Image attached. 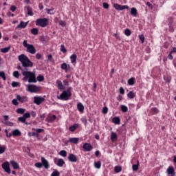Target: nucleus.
I'll return each instance as SVG.
<instances>
[{
  "instance_id": "f257e3e1",
  "label": "nucleus",
  "mask_w": 176,
  "mask_h": 176,
  "mask_svg": "<svg viewBox=\"0 0 176 176\" xmlns=\"http://www.w3.org/2000/svg\"><path fill=\"white\" fill-rule=\"evenodd\" d=\"M18 59L19 60L20 63H21L22 66L23 67L21 68V66L19 65L17 67V69H21L22 71V75L23 77V80L27 81L28 79L29 83H36V76L34 72H28V67H34V63L31 62V60L27 57V56L24 54H21L19 56Z\"/></svg>"
},
{
  "instance_id": "f03ea898",
  "label": "nucleus",
  "mask_w": 176,
  "mask_h": 176,
  "mask_svg": "<svg viewBox=\"0 0 176 176\" xmlns=\"http://www.w3.org/2000/svg\"><path fill=\"white\" fill-rule=\"evenodd\" d=\"M23 45L24 47H26L27 52L30 53V54H35V53H36V49H35V47H34L33 45L28 44L27 43V40L23 41Z\"/></svg>"
},
{
  "instance_id": "7ed1b4c3",
  "label": "nucleus",
  "mask_w": 176,
  "mask_h": 176,
  "mask_svg": "<svg viewBox=\"0 0 176 176\" xmlns=\"http://www.w3.org/2000/svg\"><path fill=\"white\" fill-rule=\"evenodd\" d=\"M72 90V87L68 88L67 91H63L59 96H58V100H69V97H71L72 94L71 91Z\"/></svg>"
},
{
  "instance_id": "20e7f679",
  "label": "nucleus",
  "mask_w": 176,
  "mask_h": 176,
  "mask_svg": "<svg viewBox=\"0 0 176 176\" xmlns=\"http://www.w3.org/2000/svg\"><path fill=\"white\" fill-rule=\"evenodd\" d=\"M49 24V19L44 18V19H39L36 21V25H39L40 27H46Z\"/></svg>"
},
{
  "instance_id": "39448f33",
  "label": "nucleus",
  "mask_w": 176,
  "mask_h": 176,
  "mask_svg": "<svg viewBox=\"0 0 176 176\" xmlns=\"http://www.w3.org/2000/svg\"><path fill=\"white\" fill-rule=\"evenodd\" d=\"M27 89L28 91H30V93H38L41 88L36 85H27Z\"/></svg>"
},
{
  "instance_id": "423d86ee",
  "label": "nucleus",
  "mask_w": 176,
  "mask_h": 176,
  "mask_svg": "<svg viewBox=\"0 0 176 176\" xmlns=\"http://www.w3.org/2000/svg\"><path fill=\"white\" fill-rule=\"evenodd\" d=\"M45 101V98L41 96H34V102L36 104V105H41L42 102Z\"/></svg>"
},
{
  "instance_id": "0eeeda50",
  "label": "nucleus",
  "mask_w": 176,
  "mask_h": 176,
  "mask_svg": "<svg viewBox=\"0 0 176 176\" xmlns=\"http://www.w3.org/2000/svg\"><path fill=\"white\" fill-rule=\"evenodd\" d=\"M1 167L2 168L4 169L6 173H8V174H10L11 171H10V166L9 165V162H6L3 163L1 165Z\"/></svg>"
},
{
  "instance_id": "6e6552de",
  "label": "nucleus",
  "mask_w": 176,
  "mask_h": 176,
  "mask_svg": "<svg viewBox=\"0 0 176 176\" xmlns=\"http://www.w3.org/2000/svg\"><path fill=\"white\" fill-rule=\"evenodd\" d=\"M113 8H116V10H124V9H129V6H121L118 3H115L113 5Z\"/></svg>"
},
{
  "instance_id": "1a4fd4ad",
  "label": "nucleus",
  "mask_w": 176,
  "mask_h": 176,
  "mask_svg": "<svg viewBox=\"0 0 176 176\" xmlns=\"http://www.w3.org/2000/svg\"><path fill=\"white\" fill-rule=\"evenodd\" d=\"M54 163H56V165L58 166V167H63V166H64V164H65V162H64V160L63 159H57L55 158L54 160Z\"/></svg>"
},
{
  "instance_id": "9d476101",
  "label": "nucleus",
  "mask_w": 176,
  "mask_h": 176,
  "mask_svg": "<svg viewBox=\"0 0 176 176\" xmlns=\"http://www.w3.org/2000/svg\"><path fill=\"white\" fill-rule=\"evenodd\" d=\"M82 148L85 149V151H86V152H90V151L93 149V146L89 143H85L83 144Z\"/></svg>"
},
{
  "instance_id": "9b49d317",
  "label": "nucleus",
  "mask_w": 176,
  "mask_h": 176,
  "mask_svg": "<svg viewBox=\"0 0 176 176\" xmlns=\"http://www.w3.org/2000/svg\"><path fill=\"white\" fill-rule=\"evenodd\" d=\"M166 171L170 176H175V170H174V167L169 166Z\"/></svg>"
},
{
  "instance_id": "f8f14e48",
  "label": "nucleus",
  "mask_w": 176,
  "mask_h": 176,
  "mask_svg": "<svg viewBox=\"0 0 176 176\" xmlns=\"http://www.w3.org/2000/svg\"><path fill=\"white\" fill-rule=\"evenodd\" d=\"M16 100H18V101H20V102H26V101H28V98H27V96L21 97L20 95H17Z\"/></svg>"
},
{
  "instance_id": "ddd939ff",
  "label": "nucleus",
  "mask_w": 176,
  "mask_h": 176,
  "mask_svg": "<svg viewBox=\"0 0 176 176\" xmlns=\"http://www.w3.org/2000/svg\"><path fill=\"white\" fill-rule=\"evenodd\" d=\"M68 160L69 162H72V163H76L78 161V158H76V155L74 154H70L68 157Z\"/></svg>"
},
{
  "instance_id": "4468645a",
  "label": "nucleus",
  "mask_w": 176,
  "mask_h": 176,
  "mask_svg": "<svg viewBox=\"0 0 176 176\" xmlns=\"http://www.w3.org/2000/svg\"><path fill=\"white\" fill-rule=\"evenodd\" d=\"M41 163L45 168H49V162H47L46 159L43 157H41Z\"/></svg>"
},
{
  "instance_id": "2eb2a0df",
  "label": "nucleus",
  "mask_w": 176,
  "mask_h": 176,
  "mask_svg": "<svg viewBox=\"0 0 176 176\" xmlns=\"http://www.w3.org/2000/svg\"><path fill=\"white\" fill-rule=\"evenodd\" d=\"M56 116L53 115V116H48L47 117V118L45 119L46 122H49L50 123H52L54 120H56Z\"/></svg>"
},
{
  "instance_id": "dca6fc26",
  "label": "nucleus",
  "mask_w": 176,
  "mask_h": 176,
  "mask_svg": "<svg viewBox=\"0 0 176 176\" xmlns=\"http://www.w3.org/2000/svg\"><path fill=\"white\" fill-rule=\"evenodd\" d=\"M77 109L79 111V112H80V113H83L85 111V106H83V104L80 102L77 104Z\"/></svg>"
},
{
  "instance_id": "f3484780",
  "label": "nucleus",
  "mask_w": 176,
  "mask_h": 176,
  "mask_svg": "<svg viewBox=\"0 0 176 176\" xmlns=\"http://www.w3.org/2000/svg\"><path fill=\"white\" fill-rule=\"evenodd\" d=\"M10 163L12 167H13L14 170H17L19 168V163L16 162V161H10Z\"/></svg>"
},
{
  "instance_id": "a211bd4d",
  "label": "nucleus",
  "mask_w": 176,
  "mask_h": 176,
  "mask_svg": "<svg viewBox=\"0 0 176 176\" xmlns=\"http://www.w3.org/2000/svg\"><path fill=\"white\" fill-rule=\"evenodd\" d=\"M76 58H78V56H76V54H72L70 56V60H71L72 64H74V65H75V64H76Z\"/></svg>"
},
{
  "instance_id": "6ab92c4d",
  "label": "nucleus",
  "mask_w": 176,
  "mask_h": 176,
  "mask_svg": "<svg viewBox=\"0 0 176 176\" xmlns=\"http://www.w3.org/2000/svg\"><path fill=\"white\" fill-rule=\"evenodd\" d=\"M28 24V22L21 21L20 24L17 25V28H25Z\"/></svg>"
},
{
  "instance_id": "aec40b11",
  "label": "nucleus",
  "mask_w": 176,
  "mask_h": 176,
  "mask_svg": "<svg viewBox=\"0 0 176 176\" xmlns=\"http://www.w3.org/2000/svg\"><path fill=\"white\" fill-rule=\"evenodd\" d=\"M111 140L113 142H115V141H116V140H118V135H116V133H115V132H111Z\"/></svg>"
},
{
  "instance_id": "412c9836",
  "label": "nucleus",
  "mask_w": 176,
  "mask_h": 176,
  "mask_svg": "<svg viewBox=\"0 0 176 176\" xmlns=\"http://www.w3.org/2000/svg\"><path fill=\"white\" fill-rule=\"evenodd\" d=\"M56 84L58 85V89H59V90H64V85H63V82L61 81L57 80Z\"/></svg>"
},
{
  "instance_id": "4be33fe9",
  "label": "nucleus",
  "mask_w": 176,
  "mask_h": 176,
  "mask_svg": "<svg viewBox=\"0 0 176 176\" xmlns=\"http://www.w3.org/2000/svg\"><path fill=\"white\" fill-rule=\"evenodd\" d=\"M13 137H16L17 135H21V132L19 131V129H15L12 131Z\"/></svg>"
},
{
  "instance_id": "5701e85b",
  "label": "nucleus",
  "mask_w": 176,
  "mask_h": 176,
  "mask_svg": "<svg viewBox=\"0 0 176 176\" xmlns=\"http://www.w3.org/2000/svg\"><path fill=\"white\" fill-rule=\"evenodd\" d=\"M69 142H72V144H78V142H79V138H70L69 140Z\"/></svg>"
},
{
  "instance_id": "b1692460",
  "label": "nucleus",
  "mask_w": 176,
  "mask_h": 176,
  "mask_svg": "<svg viewBox=\"0 0 176 176\" xmlns=\"http://www.w3.org/2000/svg\"><path fill=\"white\" fill-rule=\"evenodd\" d=\"M113 123H115V124H120V118H119V117L113 118Z\"/></svg>"
},
{
  "instance_id": "393cba45",
  "label": "nucleus",
  "mask_w": 176,
  "mask_h": 176,
  "mask_svg": "<svg viewBox=\"0 0 176 176\" xmlns=\"http://www.w3.org/2000/svg\"><path fill=\"white\" fill-rule=\"evenodd\" d=\"M1 123L5 124L6 126H10V127L13 126V122L9 121H1Z\"/></svg>"
},
{
  "instance_id": "a878e982",
  "label": "nucleus",
  "mask_w": 176,
  "mask_h": 176,
  "mask_svg": "<svg viewBox=\"0 0 176 176\" xmlns=\"http://www.w3.org/2000/svg\"><path fill=\"white\" fill-rule=\"evenodd\" d=\"M131 14L132 16H137V9L135 8H132L131 9Z\"/></svg>"
},
{
  "instance_id": "bb28decb",
  "label": "nucleus",
  "mask_w": 176,
  "mask_h": 176,
  "mask_svg": "<svg viewBox=\"0 0 176 176\" xmlns=\"http://www.w3.org/2000/svg\"><path fill=\"white\" fill-rule=\"evenodd\" d=\"M127 97L129 98L133 99L134 98V97H135V94L133 91H130L128 94H127Z\"/></svg>"
},
{
  "instance_id": "cd10ccee",
  "label": "nucleus",
  "mask_w": 176,
  "mask_h": 176,
  "mask_svg": "<svg viewBox=\"0 0 176 176\" xmlns=\"http://www.w3.org/2000/svg\"><path fill=\"white\" fill-rule=\"evenodd\" d=\"M5 151H6V146L0 145V155L4 153Z\"/></svg>"
},
{
  "instance_id": "c85d7f7f",
  "label": "nucleus",
  "mask_w": 176,
  "mask_h": 176,
  "mask_svg": "<svg viewBox=\"0 0 176 176\" xmlns=\"http://www.w3.org/2000/svg\"><path fill=\"white\" fill-rule=\"evenodd\" d=\"M0 50H1V53H8V52H9V50H10V47L1 48Z\"/></svg>"
},
{
  "instance_id": "c756f323",
  "label": "nucleus",
  "mask_w": 176,
  "mask_h": 176,
  "mask_svg": "<svg viewBox=\"0 0 176 176\" xmlns=\"http://www.w3.org/2000/svg\"><path fill=\"white\" fill-rule=\"evenodd\" d=\"M78 127V124H74V125H72V126L69 127V131H75L76 129Z\"/></svg>"
},
{
  "instance_id": "7c9ffc66",
  "label": "nucleus",
  "mask_w": 176,
  "mask_h": 176,
  "mask_svg": "<svg viewBox=\"0 0 176 176\" xmlns=\"http://www.w3.org/2000/svg\"><path fill=\"white\" fill-rule=\"evenodd\" d=\"M59 155L63 156V157H67V151H65V150H62L59 152Z\"/></svg>"
},
{
  "instance_id": "2f4dec72",
  "label": "nucleus",
  "mask_w": 176,
  "mask_h": 176,
  "mask_svg": "<svg viewBox=\"0 0 176 176\" xmlns=\"http://www.w3.org/2000/svg\"><path fill=\"white\" fill-rule=\"evenodd\" d=\"M17 113H21V115H23V113H24L25 112V109H23V108H19L16 110Z\"/></svg>"
},
{
  "instance_id": "473e14b6",
  "label": "nucleus",
  "mask_w": 176,
  "mask_h": 176,
  "mask_svg": "<svg viewBox=\"0 0 176 176\" xmlns=\"http://www.w3.org/2000/svg\"><path fill=\"white\" fill-rule=\"evenodd\" d=\"M134 80H135V78H131L128 80V84L130 85V86H133L134 85Z\"/></svg>"
},
{
  "instance_id": "72a5a7b5",
  "label": "nucleus",
  "mask_w": 176,
  "mask_h": 176,
  "mask_svg": "<svg viewBox=\"0 0 176 176\" xmlns=\"http://www.w3.org/2000/svg\"><path fill=\"white\" fill-rule=\"evenodd\" d=\"M14 78H19L20 77V73L19 72V71H14L12 74Z\"/></svg>"
},
{
  "instance_id": "f704fd0d",
  "label": "nucleus",
  "mask_w": 176,
  "mask_h": 176,
  "mask_svg": "<svg viewBox=\"0 0 176 176\" xmlns=\"http://www.w3.org/2000/svg\"><path fill=\"white\" fill-rule=\"evenodd\" d=\"M38 28H33L31 30V32L33 35H38Z\"/></svg>"
},
{
  "instance_id": "c9c22d12",
  "label": "nucleus",
  "mask_w": 176,
  "mask_h": 176,
  "mask_svg": "<svg viewBox=\"0 0 176 176\" xmlns=\"http://www.w3.org/2000/svg\"><path fill=\"white\" fill-rule=\"evenodd\" d=\"M96 168H101V162L98 161L94 163Z\"/></svg>"
},
{
  "instance_id": "e433bc0d",
  "label": "nucleus",
  "mask_w": 176,
  "mask_h": 176,
  "mask_svg": "<svg viewBox=\"0 0 176 176\" xmlns=\"http://www.w3.org/2000/svg\"><path fill=\"white\" fill-rule=\"evenodd\" d=\"M0 76L3 80H6V75L5 74V72H0Z\"/></svg>"
},
{
  "instance_id": "4c0bfd02",
  "label": "nucleus",
  "mask_w": 176,
  "mask_h": 176,
  "mask_svg": "<svg viewBox=\"0 0 176 176\" xmlns=\"http://www.w3.org/2000/svg\"><path fill=\"white\" fill-rule=\"evenodd\" d=\"M164 80L167 82L168 83H170L171 82V77L170 76H164Z\"/></svg>"
},
{
  "instance_id": "58836bf2",
  "label": "nucleus",
  "mask_w": 176,
  "mask_h": 176,
  "mask_svg": "<svg viewBox=\"0 0 176 176\" xmlns=\"http://www.w3.org/2000/svg\"><path fill=\"white\" fill-rule=\"evenodd\" d=\"M124 34L126 36H130V35H131V31L130 30V29H126L124 31Z\"/></svg>"
},
{
  "instance_id": "ea45409f",
  "label": "nucleus",
  "mask_w": 176,
  "mask_h": 176,
  "mask_svg": "<svg viewBox=\"0 0 176 176\" xmlns=\"http://www.w3.org/2000/svg\"><path fill=\"white\" fill-rule=\"evenodd\" d=\"M22 117L24 118L25 120H27V119L31 118V114H30V113H26Z\"/></svg>"
},
{
  "instance_id": "a19ab883",
  "label": "nucleus",
  "mask_w": 176,
  "mask_h": 176,
  "mask_svg": "<svg viewBox=\"0 0 176 176\" xmlns=\"http://www.w3.org/2000/svg\"><path fill=\"white\" fill-rule=\"evenodd\" d=\"M114 170L116 173H120V171H122V167L117 166L114 168Z\"/></svg>"
},
{
  "instance_id": "79ce46f5",
  "label": "nucleus",
  "mask_w": 176,
  "mask_h": 176,
  "mask_svg": "<svg viewBox=\"0 0 176 176\" xmlns=\"http://www.w3.org/2000/svg\"><path fill=\"white\" fill-rule=\"evenodd\" d=\"M28 14L29 16H34V12H32V10H31V8L28 7Z\"/></svg>"
},
{
  "instance_id": "37998d69",
  "label": "nucleus",
  "mask_w": 176,
  "mask_h": 176,
  "mask_svg": "<svg viewBox=\"0 0 176 176\" xmlns=\"http://www.w3.org/2000/svg\"><path fill=\"white\" fill-rule=\"evenodd\" d=\"M12 87H17V86H20V82H12Z\"/></svg>"
},
{
  "instance_id": "c03bdc74",
  "label": "nucleus",
  "mask_w": 176,
  "mask_h": 176,
  "mask_svg": "<svg viewBox=\"0 0 176 176\" xmlns=\"http://www.w3.org/2000/svg\"><path fill=\"white\" fill-rule=\"evenodd\" d=\"M35 167H36L37 168H42L43 165L42 163L41 162H37L34 164Z\"/></svg>"
},
{
  "instance_id": "a18cd8bd",
  "label": "nucleus",
  "mask_w": 176,
  "mask_h": 176,
  "mask_svg": "<svg viewBox=\"0 0 176 176\" xmlns=\"http://www.w3.org/2000/svg\"><path fill=\"white\" fill-rule=\"evenodd\" d=\"M53 10H54V9H46L47 13L48 14H54V12H53Z\"/></svg>"
},
{
  "instance_id": "49530a36",
  "label": "nucleus",
  "mask_w": 176,
  "mask_h": 176,
  "mask_svg": "<svg viewBox=\"0 0 176 176\" xmlns=\"http://www.w3.org/2000/svg\"><path fill=\"white\" fill-rule=\"evenodd\" d=\"M37 80L38 82H42L43 80H45V77L43 76H38L37 77Z\"/></svg>"
},
{
  "instance_id": "de8ad7c7",
  "label": "nucleus",
  "mask_w": 176,
  "mask_h": 176,
  "mask_svg": "<svg viewBox=\"0 0 176 176\" xmlns=\"http://www.w3.org/2000/svg\"><path fill=\"white\" fill-rule=\"evenodd\" d=\"M151 112H152V113H159V109H157V108H156V107L152 108L151 109Z\"/></svg>"
},
{
  "instance_id": "09e8293b",
  "label": "nucleus",
  "mask_w": 176,
  "mask_h": 176,
  "mask_svg": "<svg viewBox=\"0 0 176 176\" xmlns=\"http://www.w3.org/2000/svg\"><path fill=\"white\" fill-rule=\"evenodd\" d=\"M60 52H63V53H67V50L65 49L64 45H60Z\"/></svg>"
},
{
  "instance_id": "8fccbe9b",
  "label": "nucleus",
  "mask_w": 176,
  "mask_h": 176,
  "mask_svg": "<svg viewBox=\"0 0 176 176\" xmlns=\"http://www.w3.org/2000/svg\"><path fill=\"white\" fill-rule=\"evenodd\" d=\"M121 109L122 111V112H127V107L124 106V105H121Z\"/></svg>"
},
{
  "instance_id": "3c124183",
  "label": "nucleus",
  "mask_w": 176,
  "mask_h": 176,
  "mask_svg": "<svg viewBox=\"0 0 176 176\" xmlns=\"http://www.w3.org/2000/svg\"><path fill=\"white\" fill-rule=\"evenodd\" d=\"M60 68L61 69H65L67 72V63L62 64Z\"/></svg>"
},
{
  "instance_id": "603ef678",
  "label": "nucleus",
  "mask_w": 176,
  "mask_h": 176,
  "mask_svg": "<svg viewBox=\"0 0 176 176\" xmlns=\"http://www.w3.org/2000/svg\"><path fill=\"white\" fill-rule=\"evenodd\" d=\"M19 122H21V123H25V119L22 116L18 118Z\"/></svg>"
},
{
  "instance_id": "864d4df0",
  "label": "nucleus",
  "mask_w": 176,
  "mask_h": 176,
  "mask_svg": "<svg viewBox=\"0 0 176 176\" xmlns=\"http://www.w3.org/2000/svg\"><path fill=\"white\" fill-rule=\"evenodd\" d=\"M132 168L133 171H137V170H138V164L133 165Z\"/></svg>"
},
{
  "instance_id": "5fc2aeb1",
  "label": "nucleus",
  "mask_w": 176,
  "mask_h": 176,
  "mask_svg": "<svg viewBox=\"0 0 176 176\" xmlns=\"http://www.w3.org/2000/svg\"><path fill=\"white\" fill-rule=\"evenodd\" d=\"M139 38L141 41L142 43H144L145 41V37L144 36L143 34L139 36Z\"/></svg>"
},
{
  "instance_id": "6e6d98bb",
  "label": "nucleus",
  "mask_w": 176,
  "mask_h": 176,
  "mask_svg": "<svg viewBox=\"0 0 176 176\" xmlns=\"http://www.w3.org/2000/svg\"><path fill=\"white\" fill-rule=\"evenodd\" d=\"M60 173L58 170H55L52 173V176H59Z\"/></svg>"
},
{
  "instance_id": "4d7b16f0",
  "label": "nucleus",
  "mask_w": 176,
  "mask_h": 176,
  "mask_svg": "<svg viewBox=\"0 0 176 176\" xmlns=\"http://www.w3.org/2000/svg\"><path fill=\"white\" fill-rule=\"evenodd\" d=\"M102 113H104V115L108 113V107H103Z\"/></svg>"
},
{
  "instance_id": "13d9d810",
  "label": "nucleus",
  "mask_w": 176,
  "mask_h": 176,
  "mask_svg": "<svg viewBox=\"0 0 176 176\" xmlns=\"http://www.w3.org/2000/svg\"><path fill=\"white\" fill-rule=\"evenodd\" d=\"M16 9H17V7H16L15 6H11L10 7L11 12H15Z\"/></svg>"
},
{
  "instance_id": "bf43d9fd",
  "label": "nucleus",
  "mask_w": 176,
  "mask_h": 176,
  "mask_svg": "<svg viewBox=\"0 0 176 176\" xmlns=\"http://www.w3.org/2000/svg\"><path fill=\"white\" fill-rule=\"evenodd\" d=\"M103 8L104 9H109V4H108L107 3H103Z\"/></svg>"
},
{
  "instance_id": "052dcab7",
  "label": "nucleus",
  "mask_w": 176,
  "mask_h": 176,
  "mask_svg": "<svg viewBox=\"0 0 176 176\" xmlns=\"http://www.w3.org/2000/svg\"><path fill=\"white\" fill-rule=\"evenodd\" d=\"M12 104L14 105H19V102H17L16 99H13L12 100Z\"/></svg>"
},
{
  "instance_id": "680f3d73",
  "label": "nucleus",
  "mask_w": 176,
  "mask_h": 176,
  "mask_svg": "<svg viewBox=\"0 0 176 176\" xmlns=\"http://www.w3.org/2000/svg\"><path fill=\"white\" fill-rule=\"evenodd\" d=\"M41 57H42V55L41 54H36V58H37V60H39Z\"/></svg>"
},
{
  "instance_id": "e2e57ef3",
  "label": "nucleus",
  "mask_w": 176,
  "mask_h": 176,
  "mask_svg": "<svg viewBox=\"0 0 176 176\" xmlns=\"http://www.w3.org/2000/svg\"><path fill=\"white\" fill-rule=\"evenodd\" d=\"M4 122H8L9 120V116H3Z\"/></svg>"
},
{
  "instance_id": "0e129e2a",
  "label": "nucleus",
  "mask_w": 176,
  "mask_h": 176,
  "mask_svg": "<svg viewBox=\"0 0 176 176\" xmlns=\"http://www.w3.org/2000/svg\"><path fill=\"white\" fill-rule=\"evenodd\" d=\"M120 94H124V89L123 87L120 88Z\"/></svg>"
},
{
  "instance_id": "69168bd1",
  "label": "nucleus",
  "mask_w": 176,
  "mask_h": 176,
  "mask_svg": "<svg viewBox=\"0 0 176 176\" xmlns=\"http://www.w3.org/2000/svg\"><path fill=\"white\" fill-rule=\"evenodd\" d=\"M36 131L37 134L41 133H42V131H43V129H38L36 130Z\"/></svg>"
},
{
  "instance_id": "338daca9",
  "label": "nucleus",
  "mask_w": 176,
  "mask_h": 176,
  "mask_svg": "<svg viewBox=\"0 0 176 176\" xmlns=\"http://www.w3.org/2000/svg\"><path fill=\"white\" fill-rule=\"evenodd\" d=\"M60 25H62V27H64L65 25V23L63 21H59Z\"/></svg>"
},
{
  "instance_id": "774afa93",
  "label": "nucleus",
  "mask_w": 176,
  "mask_h": 176,
  "mask_svg": "<svg viewBox=\"0 0 176 176\" xmlns=\"http://www.w3.org/2000/svg\"><path fill=\"white\" fill-rule=\"evenodd\" d=\"M164 47L165 49H168V43H165L164 44Z\"/></svg>"
}]
</instances>
